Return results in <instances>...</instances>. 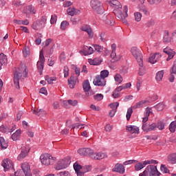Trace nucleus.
<instances>
[{
	"label": "nucleus",
	"mask_w": 176,
	"mask_h": 176,
	"mask_svg": "<svg viewBox=\"0 0 176 176\" xmlns=\"http://www.w3.org/2000/svg\"><path fill=\"white\" fill-rule=\"evenodd\" d=\"M23 55L25 56V57H27V56H30V50L28 49V47H25L24 49V50L23 51Z\"/></svg>",
	"instance_id": "63"
},
{
	"label": "nucleus",
	"mask_w": 176,
	"mask_h": 176,
	"mask_svg": "<svg viewBox=\"0 0 176 176\" xmlns=\"http://www.w3.org/2000/svg\"><path fill=\"white\" fill-rule=\"evenodd\" d=\"M139 68V75L140 76H144V75L146 74L145 67H144V60L142 61V65L140 66Z\"/></svg>",
	"instance_id": "39"
},
{
	"label": "nucleus",
	"mask_w": 176,
	"mask_h": 176,
	"mask_svg": "<svg viewBox=\"0 0 176 176\" xmlns=\"http://www.w3.org/2000/svg\"><path fill=\"white\" fill-rule=\"evenodd\" d=\"M163 52L168 56L166 58V61H170V60H171V58H174V56H175V52L168 47L164 48Z\"/></svg>",
	"instance_id": "13"
},
{
	"label": "nucleus",
	"mask_w": 176,
	"mask_h": 176,
	"mask_svg": "<svg viewBox=\"0 0 176 176\" xmlns=\"http://www.w3.org/2000/svg\"><path fill=\"white\" fill-rule=\"evenodd\" d=\"M133 113V108L129 107L126 112V120H130V118H131V115Z\"/></svg>",
	"instance_id": "44"
},
{
	"label": "nucleus",
	"mask_w": 176,
	"mask_h": 176,
	"mask_svg": "<svg viewBox=\"0 0 176 176\" xmlns=\"http://www.w3.org/2000/svg\"><path fill=\"white\" fill-rule=\"evenodd\" d=\"M140 11L142 13H144V14H148V10L146 9V8H145V6H142L140 8Z\"/></svg>",
	"instance_id": "60"
},
{
	"label": "nucleus",
	"mask_w": 176,
	"mask_h": 176,
	"mask_svg": "<svg viewBox=\"0 0 176 176\" xmlns=\"http://www.w3.org/2000/svg\"><path fill=\"white\" fill-rule=\"evenodd\" d=\"M102 19L107 25H115V19L110 14H104Z\"/></svg>",
	"instance_id": "10"
},
{
	"label": "nucleus",
	"mask_w": 176,
	"mask_h": 176,
	"mask_svg": "<svg viewBox=\"0 0 176 176\" xmlns=\"http://www.w3.org/2000/svg\"><path fill=\"white\" fill-rule=\"evenodd\" d=\"M63 73H64V77L68 78L69 75V68H68L67 66L64 67Z\"/></svg>",
	"instance_id": "51"
},
{
	"label": "nucleus",
	"mask_w": 176,
	"mask_h": 176,
	"mask_svg": "<svg viewBox=\"0 0 176 176\" xmlns=\"http://www.w3.org/2000/svg\"><path fill=\"white\" fill-rule=\"evenodd\" d=\"M16 130V126H8L6 125H1L0 126V131L1 133H6V134H8L9 133H12V131H14Z\"/></svg>",
	"instance_id": "14"
},
{
	"label": "nucleus",
	"mask_w": 176,
	"mask_h": 176,
	"mask_svg": "<svg viewBox=\"0 0 176 176\" xmlns=\"http://www.w3.org/2000/svg\"><path fill=\"white\" fill-rule=\"evenodd\" d=\"M33 113L34 115H37V116H42V115H45V110L40 109L38 111L35 109L32 110Z\"/></svg>",
	"instance_id": "40"
},
{
	"label": "nucleus",
	"mask_w": 176,
	"mask_h": 176,
	"mask_svg": "<svg viewBox=\"0 0 176 176\" xmlns=\"http://www.w3.org/2000/svg\"><path fill=\"white\" fill-rule=\"evenodd\" d=\"M82 31H85L87 32L89 36V38H93V30H91V28L89 25H84L82 27Z\"/></svg>",
	"instance_id": "23"
},
{
	"label": "nucleus",
	"mask_w": 176,
	"mask_h": 176,
	"mask_svg": "<svg viewBox=\"0 0 176 176\" xmlns=\"http://www.w3.org/2000/svg\"><path fill=\"white\" fill-rule=\"evenodd\" d=\"M146 166V161L138 162L135 165V171H140V170H142L144 167Z\"/></svg>",
	"instance_id": "26"
},
{
	"label": "nucleus",
	"mask_w": 176,
	"mask_h": 176,
	"mask_svg": "<svg viewBox=\"0 0 176 176\" xmlns=\"http://www.w3.org/2000/svg\"><path fill=\"white\" fill-rule=\"evenodd\" d=\"M162 2V0H148L150 5H159Z\"/></svg>",
	"instance_id": "54"
},
{
	"label": "nucleus",
	"mask_w": 176,
	"mask_h": 176,
	"mask_svg": "<svg viewBox=\"0 0 176 176\" xmlns=\"http://www.w3.org/2000/svg\"><path fill=\"white\" fill-rule=\"evenodd\" d=\"M45 80L47 81L48 85H53V82L57 80V77H50L48 75L45 76Z\"/></svg>",
	"instance_id": "33"
},
{
	"label": "nucleus",
	"mask_w": 176,
	"mask_h": 176,
	"mask_svg": "<svg viewBox=\"0 0 176 176\" xmlns=\"http://www.w3.org/2000/svg\"><path fill=\"white\" fill-rule=\"evenodd\" d=\"M109 76V72L108 70H103L100 72V75L99 76L105 80V78H108Z\"/></svg>",
	"instance_id": "38"
},
{
	"label": "nucleus",
	"mask_w": 176,
	"mask_h": 176,
	"mask_svg": "<svg viewBox=\"0 0 176 176\" xmlns=\"http://www.w3.org/2000/svg\"><path fill=\"white\" fill-rule=\"evenodd\" d=\"M30 152L29 148H25L21 150V153L18 155V160H23L24 157L28 155V153Z\"/></svg>",
	"instance_id": "22"
},
{
	"label": "nucleus",
	"mask_w": 176,
	"mask_h": 176,
	"mask_svg": "<svg viewBox=\"0 0 176 176\" xmlns=\"http://www.w3.org/2000/svg\"><path fill=\"white\" fill-rule=\"evenodd\" d=\"M146 27H153L155 25V21L151 19L145 23Z\"/></svg>",
	"instance_id": "55"
},
{
	"label": "nucleus",
	"mask_w": 176,
	"mask_h": 176,
	"mask_svg": "<svg viewBox=\"0 0 176 176\" xmlns=\"http://www.w3.org/2000/svg\"><path fill=\"white\" fill-rule=\"evenodd\" d=\"M56 22H57V15L56 14L52 15L51 19H50L51 24H54Z\"/></svg>",
	"instance_id": "56"
},
{
	"label": "nucleus",
	"mask_w": 176,
	"mask_h": 176,
	"mask_svg": "<svg viewBox=\"0 0 176 176\" xmlns=\"http://www.w3.org/2000/svg\"><path fill=\"white\" fill-rule=\"evenodd\" d=\"M91 7L96 13H98V14H102V13H104L102 3L98 0H91Z\"/></svg>",
	"instance_id": "5"
},
{
	"label": "nucleus",
	"mask_w": 176,
	"mask_h": 176,
	"mask_svg": "<svg viewBox=\"0 0 176 176\" xmlns=\"http://www.w3.org/2000/svg\"><path fill=\"white\" fill-rule=\"evenodd\" d=\"M21 168L25 176H32V173H31V169L30 168V164L25 162L22 164Z\"/></svg>",
	"instance_id": "15"
},
{
	"label": "nucleus",
	"mask_w": 176,
	"mask_h": 176,
	"mask_svg": "<svg viewBox=\"0 0 176 176\" xmlns=\"http://www.w3.org/2000/svg\"><path fill=\"white\" fill-rule=\"evenodd\" d=\"M144 173L149 176H160L162 173L157 170V166L155 165H148L144 170Z\"/></svg>",
	"instance_id": "6"
},
{
	"label": "nucleus",
	"mask_w": 176,
	"mask_h": 176,
	"mask_svg": "<svg viewBox=\"0 0 176 176\" xmlns=\"http://www.w3.org/2000/svg\"><path fill=\"white\" fill-rule=\"evenodd\" d=\"M78 78H75L74 76H71L67 82H68V84L70 85L69 87L70 89H74V86H75V83H76V81L75 80H77Z\"/></svg>",
	"instance_id": "29"
},
{
	"label": "nucleus",
	"mask_w": 176,
	"mask_h": 176,
	"mask_svg": "<svg viewBox=\"0 0 176 176\" xmlns=\"http://www.w3.org/2000/svg\"><path fill=\"white\" fill-rule=\"evenodd\" d=\"M80 53H82L84 56H90V54H93L94 52V49L91 47L88 46H84L82 50L80 52Z\"/></svg>",
	"instance_id": "18"
},
{
	"label": "nucleus",
	"mask_w": 176,
	"mask_h": 176,
	"mask_svg": "<svg viewBox=\"0 0 176 176\" xmlns=\"http://www.w3.org/2000/svg\"><path fill=\"white\" fill-rule=\"evenodd\" d=\"M109 6L113 8V13L117 17L118 20H120L121 21H123V23H127V21H126V17L129 16L127 14V12H129V8H127V6H124V13L122 12V4H120V2L118 0H113L110 1L109 2Z\"/></svg>",
	"instance_id": "1"
},
{
	"label": "nucleus",
	"mask_w": 176,
	"mask_h": 176,
	"mask_svg": "<svg viewBox=\"0 0 176 176\" xmlns=\"http://www.w3.org/2000/svg\"><path fill=\"white\" fill-rule=\"evenodd\" d=\"M1 166H3L4 171H8L9 168L13 167V163L9 159H6L2 162Z\"/></svg>",
	"instance_id": "19"
},
{
	"label": "nucleus",
	"mask_w": 176,
	"mask_h": 176,
	"mask_svg": "<svg viewBox=\"0 0 176 176\" xmlns=\"http://www.w3.org/2000/svg\"><path fill=\"white\" fill-rule=\"evenodd\" d=\"M164 75V72L163 70H161L160 72H157L155 79L157 82H160L162 79H163V76Z\"/></svg>",
	"instance_id": "34"
},
{
	"label": "nucleus",
	"mask_w": 176,
	"mask_h": 176,
	"mask_svg": "<svg viewBox=\"0 0 176 176\" xmlns=\"http://www.w3.org/2000/svg\"><path fill=\"white\" fill-rule=\"evenodd\" d=\"M170 41V37H168V32H166V34L164 36V42L168 43Z\"/></svg>",
	"instance_id": "59"
},
{
	"label": "nucleus",
	"mask_w": 176,
	"mask_h": 176,
	"mask_svg": "<svg viewBox=\"0 0 176 176\" xmlns=\"http://www.w3.org/2000/svg\"><path fill=\"white\" fill-rule=\"evenodd\" d=\"M94 150L90 148H79L78 150V153L80 155V156H83L84 157L86 156H89L91 159V156H93Z\"/></svg>",
	"instance_id": "8"
},
{
	"label": "nucleus",
	"mask_w": 176,
	"mask_h": 176,
	"mask_svg": "<svg viewBox=\"0 0 176 176\" xmlns=\"http://www.w3.org/2000/svg\"><path fill=\"white\" fill-rule=\"evenodd\" d=\"M115 80L117 82V83L120 84L122 82H123V77L119 74H117L114 76Z\"/></svg>",
	"instance_id": "41"
},
{
	"label": "nucleus",
	"mask_w": 176,
	"mask_h": 176,
	"mask_svg": "<svg viewBox=\"0 0 176 176\" xmlns=\"http://www.w3.org/2000/svg\"><path fill=\"white\" fill-rule=\"evenodd\" d=\"M67 102L68 104H69V105H72V107H76V105H78V100H69Z\"/></svg>",
	"instance_id": "57"
},
{
	"label": "nucleus",
	"mask_w": 176,
	"mask_h": 176,
	"mask_svg": "<svg viewBox=\"0 0 176 176\" xmlns=\"http://www.w3.org/2000/svg\"><path fill=\"white\" fill-rule=\"evenodd\" d=\"M70 164V159L65 158L63 160H60L55 165V168L56 170H64V168H67Z\"/></svg>",
	"instance_id": "7"
},
{
	"label": "nucleus",
	"mask_w": 176,
	"mask_h": 176,
	"mask_svg": "<svg viewBox=\"0 0 176 176\" xmlns=\"http://www.w3.org/2000/svg\"><path fill=\"white\" fill-rule=\"evenodd\" d=\"M111 57L114 60V61H119V59L116 58V49L113 48L111 54Z\"/></svg>",
	"instance_id": "46"
},
{
	"label": "nucleus",
	"mask_w": 176,
	"mask_h": 176,
	"mask_svg": "<svg viewBox=\"0 0 176 176\" xmlns=\"http://www.w3.org/2000/svg\"><path fill=\"white\" fill-rule=\"evenodd\" d=\"M82 87H83L84 91L85 92L90 91V89H91V87H90V82H89V80H86L84 81L82 84Z\"/></svg>",
	"instance_id": "31"
},
{
	"label": "nucleus",
	"mask_w": 176,
	"mask_h": 176,
	"mask_svg": "<svg viewBox=\"0 0 176 176\" xmlns=\"http://www.w3.org/2000/svg\"><path fill=\"white\" fill-rule=\"evenodd\" d=\"M21 135V130L18 129L11 136V138L13 141H17L20 138V135Z\"/></svg>",
	"instance_id": "28"
},
{
	"label": "nucleus",
	"mask_w": 176,
	"mask_h": 176,
	"mask_svg": "<svg viewBox=\"0 0 176 176\" xmlns=\"http://www.w3.org/2000/svg\"><path fill=\"white\" fill-rule=\"evenodd\" d=\"M0 145L2 149H6L9 146L8 142L3 137H0Z\"/></svg>",
	"instance_id": "32"
},
{
	"label": "nucleus",
	"mask_w": 176,
	"mask_h": 176,
	"mask_svg": "<svg viewBox=\"0 0 176 176\" xmlns=\"http://www.w3.org/2000/svg\"><path fill=\"white\" fill-rule=\"evenodd\" d=\"M134 16L135 21H138V23L141 21V19H142V14L140 12H135Z\"/></svg>",
	"instance_id": "42"
},
{
	"label": "nucleus",
	"mask_w": 176,
	"mask_h": 176,
	"mask_svg": "<svg viewBox=\"0 0 176 176\" xmlns=\"http://www.w3.org/2000/svg\"><path fill=\"white\" fill-rule=\"evenodd\" d=\"M107 157V154L102 152L96 153L94 151L91 159H93V160H102V159H105Z\"/></svg>",
	"instance_id": "12"
},
{
	"label": "nucleus",
	"mask_w": 176,
	"mask_h": 176,
	"mask_svg": "<svg viewBox=\"0 0 176 176\" xmlns=\"http://www.w3.org/2000/svg\"><path fill=\"white\" fill-rule=\"evenodd\" d=\"M94 86H105L106 81L100 76H96L94 80Z\"/></svg>",
	"instance_id": "16"
},
{
	"label": "nucleus",
	"mask_w": 176,
	"mask_h": 176,
	"mask_svg": "<svg viewBox=\"0 0 176 176\" xmlns=\"http://www.w3.org/2000/svg\"><path fill=\"white\" fill-rule=\"evenodd\" d=\"M39 60L40 61L37 62V67L38 72H40V75H42V71H43V67L45 65V56H43V50L40 52Z\"/></svg>",
	"instance_id": "9"
},
{
	"label": "nucleus",
	"mask_w": 176,
	"mask_h": 176,
	"mask_svg": "<svg viewBox=\"0 0 176 176\" xmlns=\"http://www.w3.org/2000/svg\"><path fill=\"white\" fill-rule=\"evenodd\" d=\"M28 76V72H27V66L25 65H21L14 74V85L16 89H20V82L19 80L22 77L27 78Z\"/></svg>",
	"instance_id": "2"
},
{
	"label": "nucleus",
	"mask_w": 176,
	"mask_h": 176,
	"mask_svg": "<svg viewBox=\"0 0 176 176\" xmlns=\"http://www.w3.org/2000/svg\"><path fill=\"white\" fill-rule=\"evenodd\" d=\"M154 108H155V109H157V111H160L162 109H164V104L163 103H159V104H156L155 106H154Z\"/></svg>",
	"instance_id": "47"
},
{
	"label": "nucleus",
	"mask_w": 176,
	"mask_h": 176,
	"mask_svg": "<svg viewBox=\"0 0 176 176\" xmlns=\"http://www.w3.org/2000/svg\"><path fill=\"white\" fill-rule=\"evenodd\" d=\"M161 57L162 56L160 54L155 53L149 58L148 61L151 63V64H155V63H157V60H159V58Z\"/></svg>",
	"instance_id": "24"
},
{
	"label": "nucleus",
	"mask_w": 176,
	"mask_h": 176,
	"mask_svg": "<svg viewBox=\"0 0 176 176\" xmlns=\"http://www.w3.org/2000/svg\"><path fill=\"white\" fill-rule=\"evenodd\" d=\"M156 127H157V124L155 123L153 124H144L142 125V129L143 131H145V133H149L151 131H154L155 130Z\"/></svg>",
	"instance_id": "11"
},
{
	"label": "nucleus",
	"mask_w": 176,
	"mask_h": 176,
	"mask_svg": "<svg viewBox=\"0 0 176 176\" xmlns=\"http://www.w3.org/2000/svg\"><path fill=\"white\" fill-rule=\"evenodd\" d=\"M74 168L75 170V172L78 173V171H80V170H82V166L76 162L74 164Z\"/></svg>",
	"instance_id": "48"
},
{
	"label": "nucleus",
	"mask_w": 176,
	"mask_h": 176,
	"mask_svg": "<svg viewBox=\"0 0 176 176\" xmlns=\"http://www.w3.org/2000/svg\"><path fill=\"white\" fill-rule=\"evenodd\" d=\"M6 61H8L6 55L3 54V53L0 54V69H2V66Z\"/></svg>",
	"instance_id": "30"
},
{
	"label": "nucleus",
	"mask_w": 176,
	"mask_h": 176,
	"mask_svg": "<svg viewBox=\"0 0 176 176\" xmlns=\"http://www.w3.org/2000/svg\"><path fill=\"white\" fill-rule=\"evenodd\" d=\"M94 49L96 52H98V53H101V52H102V47H101L98 45H95Z\"/></svg>",
	"instance_id": "61"
},
{
	"label": "nucleus",
	"mask_w": 176,
	"mask_h": 176,
	"mask_svg": "<svg viewBox=\"0 0 176 176\" xmlns=\"http://www.w3.org/2000/svg\"><path fill=\"white\" fill-rule=\"evenodd\" d=\"M94 100H96V101H101L102 98H104V95L102 94H97L96 95L94 96Z\"/></svg>",
	"instance_id": "49"
},
{
	"label": "nucleus",
	"mask_w": 176,
	"mask_h": 176,
	"mask_svg": "<svg viewBox=\"0 0 176 176\" xmlns=\"http://www.w3.org/2000/svg\"><path fill=\"white\" fill-rule=\"evenodd\" d=\"M43 27H45V25H43V23L41 22V20L36 21L32 25V28H33V30H36V31L42 30Z\"/></svg>",
	"instance_id": "21"
},
{
	"label": "nucleus",
	"mask_w": 176,
	"mask_h": 176,
	"mask_svg": "<svg viewBox=\"0 0 176 176\" xmlns=\"http://www.w3.org/2000/svg\"><path fill=\"white\" fill-rule=\"evenodd\" d=\"M67 14L69 16H75V14H78V13H80V10H76L75 8H69L67 10Z\"/></svg>",
	"instance_id": "25"
},
{
	"label": "nucleus",
	"mask_w": 176,
	"mask_h": 176,
	"mask_svg": "<svg viewBox=\"0 0 176 176\" xmlns=\"http://www.w3.org/2000/svg\"><path fill=\"white\" fill-rule=\"evenodd\" d=\"M168 162L171 164H176V153H173L168 156Z\"/></svg>",
	"instance_id": "27"
},
{
	"label": "nucleus",
	"mask_w": 176,
	"mask_h": 176,
	"mask_svg": "<svg viewBox=\"0 0 176 176\" xmlns=\"http://www.w3.org/2000/svg\"><path fill=\"white\" fill-rule=\"evenodd\" d=\"M81 126V127H80ZM85 126H86V124H74L72 125V129H85Z\"/></svg>",
	"instance_id": "58"
},
{
	"label": "nucleus",
	"mask_w": 176,
	"mask_h": 176,
	"mask_svg": "<svg viewBox=\"0 0 176 176\" xmlns=\"http://www.w3.org/2000/svg\"><path fill=\"white\" fill-rule=\"evenodd\" d=\"M131 53L133 57L137 60L139 66L142 67L143 60L142 53L141 50L137 47H133L131 50Z\"/></svg>",
	"instance_id": "4"
},
{
	"label": "nucleus",
	"mask_w": 176,
	"mask_h": 176,
	"mask_svg": "<svg viewBox=\"0 0 176 176\" xmlns=\"http://www.w3.org/2000/svg\"><path fill=\"white\" fill-rule=\"evenodd\" d=\"M23 113L22 111H19L16 115V120H21Z\"/></svg>",
	"instance_id": "62"
},
{
	"label": "nucleus",
	"mask_w": 176,
	"mask_h": 176,
	"mask_svg": "<svg viewBox=\"0 0 176 176\" xmlns=\"http://www.w3.org/2000/svg\"><path fill=\"white\" fill-rule=\"evenodd\" d=\"M110 108L112 110L116 111L118 109V107H119V102H116L109 104Z\"/></svg>",
	"instance_id": "50"
},
{
	"label": "nucleus",
	"mask_w": 176,
	"mask_h": 176,
	"mask_svg": "<svg viewBox=\"0 0 176 176\" xmlns=\"http://www.w3.org/2000/svg\"><path fill=\"white\" fill-rule=\"evenodd\" d=\"M156 129H159V130H164V122L160 121L157 122Z\"/></svg>",
	"instance_id": "52"
},
{
	"label": "nucleus",
	"mask_w": 176,
	"mask_h": 176,
	"mask_svg": "<svg viewBox=\"0 0 176 176\" xmlns=\"http://www.w3.org/2000/svg\"><path fill=\"white\" fill-rule=\"evenodd\" d=\"M35 38H36L35 40L36 45H41L42 43V34L37 33L35 34Z\"/></svg>",
	"instance_id": "37"
},
{
	"label": "nucleus",
	"mask_w": 176,
	"mask_h": 176,
	"mask_svg": "<svg viewBox=\"0 0 176 176\" xmlns=\"http://www.w3.org/2000/svg\"><path fill=\"white\" fill-rule=\"evenodd\" d=\"M126 130L131 133V134H140V128L137 126L128 125L126 126Z\"/></svg>",
	"instance_id": "20"
},
{
	"label": "nucleus",
	"mask_w": 176,
	"mask_h": 176,
	"mask_svg": "<svg viewBox=\"0 0 176 176\" xmlns=\"http://www.w3.org/2000/svg\"><path fill=\"white\" fill-rule=\"evenodd\" d=\"M40 160L44 166H50V164L56 162V157H52L49 153H45L41 155Z\"/></svg>",
	"instance_id": "3"
},
{
	"label": "nucleus",
	"mask_w": 176,
	"mask_h": 176,
	"mask_svg": "<svg viewBox=\"0 0 176 176\" xmlns=\"http://www.w3.org/2000/svg\"><path fill=\"white\" fill-rule=\"evenodd\" d=\"M68 25H69V23H68L67 21H63L60 24V29L64 31V30H65Z\"/></svg>",
	"instance_id": "45"
},
{
	"label": "nucleus",
	"mask_w": 176,
	"mask_h": 176,
	"mask_svg": "<svg viewBox=\"0 0 176 176\" xmlns=\"http://www.w3.org/2000/svg\"><path fill=\"white\" fill-rule=\"evenodd\" d=\"M145 102H146V100H142L140 102H138L135 105H133L132 108L133 109H137L138 108H142Z\"/></svg>",
	"instance_id": "36"
},
{
	"label": "nucleus",
	"mask_w": 176,
	"mask_h": 176,
	"mask_svg": "<svg viewBox=\"0 0 176 176\" xmlns=\"http://www.w3.org/2000/svg\"><path fill=\"white\" fill-rule=\"evenodd\" d=\"M89 63L90 65H100L102 61L99 60L98 58H95V59H89Z\"/></svg>",
	"instance_id": "35"
},
{
	"label": "nucleus",
	"mask_w": 176,
	"mask_h": 176,
	"mask_svg": "<svg viewBox=\"0 0 176 176\" xmlns=\"http://www.w3.org/2000/svg\"><path fill=\"white\" fill-rule=\"evenodd\" d=\"M160 170L162 173H164L165 174H168L170 173V170L164 164H162L160 167Z\"/></svg>",
	"instance_id": "43"
},
{
	"label": "nucleus",
	"mask_w": 176,
	"mask_h": 176,
	"mask_svg": "<svg viewBox=\"0 0 176 176\" xmlns=\"http://www.w3.org/2000/svg\"><path fill=\"white\" fill-rule=\"evenodd\" d=\"M170 71H172V74H176V60L174 61L173 65Z\"/></svg>",
	"instance_id": "64"
},
{
	"label": "nucleus",
	"mask_w": 176,
	"mask_h": 176,
	"mask_svg": "<svg viewBox=\"0 0 176 176\" xmlns=\"http://www.w3.org/2000/svg\"><path fill=\"white\" fill-rule=\"evenodd\" d=\"M28 10H29L31 14H35V13H36V11L35 10V8L33 7L32 6H28Z\"/></svg>",
	"instance_id": "53"
},
{
	"label": "nucleus",
	"mask_w": 176,
	"mask_h": 176,
	"mask_svg": "<svg viewBox=\"0 0 176 176\" xmlns=\"http://www.w3.org/2000/svg\"><path fill=\"white\" fill-rule=\"evenodd\" d=\"M114 173H119V174H124V166L122 164H116L112 169Z\"/></svg>",
	"instance_id": "17"
}]
</instances>
